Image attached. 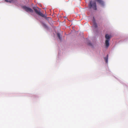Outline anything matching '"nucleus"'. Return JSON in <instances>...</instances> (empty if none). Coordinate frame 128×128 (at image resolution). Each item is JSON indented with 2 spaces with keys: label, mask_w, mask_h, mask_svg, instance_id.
Returning a JSON list of instances; mask_svg holds the SVG:
<instances>
[{
  "label": "nucleus",
  "mask_w": 128,
  "mask_h": 128,
  "mask_svg": "<svg viewBox=\"0 0 128 128\" xmlns=\"http://www.w3.org/2000/svg\"><path fill=\"white\" fill-rule=\"evenodd\" d=\"M88 6L89 8L90 9L92 8L93 10H97L96 3L94 1H90Z\"/></svg>",
  "instance_id": "1"
},
{
  "label": "nucleus",
  "mask_w": 128,
  "mask_h": 128,
  "mask_svg": "<svg viewBox=\"0 0 128 128\" xmlns=\"http://www.w3.org/2000/svg\"><path fill=\"white\" fill-rule=\"evenodd\" d=\"M33 8L36 14L42 17H45L44 14H43L41 12H40V11L38 10V9H39V8L38 7H33Z\"/></svg>",
  "instance_id": "2"
},
{
  "label": "nucleus",
  "mask_w": 128,
  "mask_h": 128,
  "mask_svg": "<svg viewBox=\"0 0 128 128\" xmlns=\"http://www.w3.org/2000/svg\"><path fill=\"white\" fill-rule=\"evenodd\" d=\"M23 8L27 12H30L32 13L33 12V10L32 9L26 6H24Z\"/></svg>",
  "instance_id": "3"
},
{
  "label": "nucleus",
  "mask_w": 128,
  "mask_h": 128,
  "mask_svg": "<svg viewBox=\"0 0 128 128\" xmlns=\"http://www.w3.org/2000/svg\"><path fill=\"white\" fill-rule=\"evenodd\" d=\"M98 3L102 6L104 5V2L102 0H95Z\"/></svg>",
  "instance_id": "4"
},
{
  "label": "nucleus",
  "mask_w": 128,
  "mask_h": 128,
  "mask_svg": "<svg viewBox=\"0 0 128 128\" xmlns=\"http://www.w3.org/2000/svg\"><path fill=\"white\" fill-rule=\"evenodd\" d=\"M105 37L106 39V40H110V39L111 37V35H109L108 34H106L105 36Z\"/></svg>",
  "instance_id": "5"
},
{
  "label": "nucleus",
  "mask_w": 128,
  "mask_h": 128,
  "mask_svg": "<svg viewBox=\"0 0 128 128\" xmlns=\"http://www.w3.org/2000/svg\"><path fill=\"white\" fill-rule=\"evenodd\" d=\"M110 40H105V44H106V48H108L109 46V41Z\"/></svg>",
  "instance_id": "6"
},
{
  "label": "nucleus",
  "mask_w": 128,
  "mask_h": 128,
  "mask_svg": "<svg viewBox=\"0 0 128 128\" xmlns=\"http://www.w3.org/2000/svg\"><path fill=\"white\" fill-rule=\"evenodd\" d=\"M57 36L60 40H61V38L60 36V33H58L57 34Z\"/></svg>",
  "instance_id": "7"
},
{
  "label": "nucleus",
  "mask_w": 128,
  "mask_h": 128,
  "mask_svg": "<svg viewBox=\"0 0 128 128\" xmlns=\"http://www.w3.org/2000/svg\"><path fill=\"white\" fill-rule=\"evenodd\" d=\"M108 55H107L106 57L104 58V60L106 63H107L108 62Z\"/></svg>",
  "instance_id": "8"
},
{
  "label": "nucleus",
  "mask_w": 128,
  "mask_h": 128,
  "mask_svg": "<svg viewBox=\"0 0 128 128\" xmlns=\"http://www.w3.org/2000/svg\"><path fill=\"white\" fill-rule=\"evenodd\" d=\"M93 25L95 28H96L97 27V25L96 22L93 23Z\"/></svg>",
  "instance_id": "9"
},
{
  "label": "nucleus",
  "mask_w": 128,
  "mask_h": 128,
  "mask_svg": "<svg viewBox=\"0 0 128 128\" xmlns=\"http://www.w3.org/2000/svg\"><path fill=\"white\" fill-rule=\"evenodd\" d=\"M92 22H93V23L96 22V21H95V19L94 18H93Z\"/></svg>",
  "instance_id": "10"
},
{
  "label": "nucleus",
  "mask_w": 128,
  "mask_h": 128,
  "mask_svg": "<svg viewBox=\"0 0 128 128\" xmlns=\"http://www.w3.org/2000/svg\"><path fill=\"white\" fill-rule=\"evenodd\" d=\"M17 0H10L9 1V2H11L12 1H16Z\"/></svg>",
  "instance_id": "11"
},
{
  "label": "nucleus",
  "mask_w": 128,
  "mask_h": 128,
  "mask_svg": "<svg viewBox=\"0 0 128 128\" xmlns=\"http://www.w3.org/2000/svg\"><path fill=\"white\" fill-rule=\"evenodd\" d=\"M5 1L6 2H9V1L8 0H5Z\"/></svg>",
  "instance_id": "12"
},
{
  "label": "nucleus",
  "mask_w": 128,
  "mask_h": 128,
  "mask_svg": "<svg viewBox=\"0 0 128 128\" xmlns=\"http://www.w3.org/2000/svg\"><path fill=\"white\" fill-rule=\"evenodd\" d=\"M88 44L90 45V46H91L92 45V44H91L90 43V44Z\"/></svg>",
  "instance_id": "13"
}]
</instances>
